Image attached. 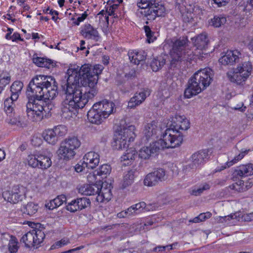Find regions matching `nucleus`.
<instances>
[{
    "mask_svg": "<svg viewBox=\"0 0 253 253\" xmlns=\"http://www.w3.org/2000/svg\"><path fill=\"white\" fill-rule=\"evenodd\" d=\"M210 187L211 186L209 184L207 183H204L203 184L200 186L198 189L193 190L192 194L196 196L200 195L204 191L209 190Z\"/></svg>",
    "mask_w": 253,
    "mask_h": 253,
    "instance_id": "8fccbe9b",
    "label": "nucleus"
},
{
    "mask_svg": "<svg viewBox=\"0 0 253 253\" xmlns=\"http://www.w3.org/2000/svg\"><path fill=\"white\" fill-rule=\"evenodd\" d=\"M229 187L238 192H243L247 190V188H245L244 182L243 180H240L238 182L233 183Z\"/></svg>",
    "mask_w": 253,
    "mask_h": 253,
    "instance_id": "a18cd8bd",
    "label": "nucleus"
},
{
    "mask_svg": "<svg viewBox=\"0 0 253 253\" xmlns=\"http://www.w3.org/2000/svg\"><path fill=\"white\" fill-rule=\"evenodd\" d=\"M167 124L169 127L163 135H169L170 141L175 142L177 139H179L180 142L176 144L175 147L180 145L183 141V135L180 132V130H186L190 127V122L184 116L175 115L171 117Z\"/></svg>",
    "mask_w": 253,
    "mask_h": 253,
    "instance_id": "39448f33",
    "label": "nucleus"
},
{
    "mask_svg": "<svg viewBox=\"0 0 253 253\" xmlns=\"http://www.w3.org/2000/svg\"><path fill=\"white\" fill-rule=\"evenodd\" d=\"M150 91L147 89H143L139 92H136L134 95L131 97L128 102V107L134 108L136 106L141 104L150 95Z\"/></svg>",
    "mask_w": 253,
    "mask_h": 253,
    "instance_id": "2eb2a0df",
    "label": "nucleus"
},
{
    "mask_svg": "<svg viewBox=\"0 0 253 253\" xmlns=\"http://www.w3.org/2000/svg\"><path fill=\"white\" fill-rule=\"evenodd\" d=\"M9 123L12 125H15L19 127H23L24 123L20 120V118H11L9 121Z\"/></svg>",
    "mask_w": 253,
    "mask_h": 253,
    "instance_id": "6e6d98bb",
    "label": "nucleus"
},
{
    "mask_svg": "<svg viewBox=\"0 0 253 253\" xmlns=\"http://www.w3.org/2000/svg\"><path fill=\"white\" fill-rule=\"evenodd\" d=\"M253 174V164H249L237 168L233 172L235 176L243 177Z\"/></svg>",
    "mask_w": 253,
    "mask_h": 253,
    "instance_id": "5701e85b",
    "label": "nucleus"
},
{
    "mask_svg": "<svg viewBox=\"0 0 253 253\" xmlns=\"http://www.w3.org/2000/svg\"><path fill=\"white\" fill-rule=\"evenodd\" d=\"M111 167L110 165L104 164L100 167L95 171L96 174L101 176L102 177H106L111 171Z\"/></svg>",
    "mask_w": 253,
    "mask_h": 253,
    "instance_id": "4c0bfd02",
    "label": "nucleus"
},
{
    "mask_svg": "<svg viewBox=\"0 0 253 253\" xmlns=\"http://www.w3.org/2000/svg\"><path fill=\"white\" fill-rule=\"evenodd\" d=\"M210 70L209 68L200 70L189 79L184 91L185 98L197 95L210 84L212 80Z\"/></svg>",
    "mask_w": 253,
    "mask_h": 253,
    "instance_id": "7ed1b4c3",
    "label": "nucleus"
},
{
    "mask_svg": "<svg viewBox=\"0 0 253 253\" xmlns=\"http://www.w3.org/2000/svg\"><path fill=\"white\" fill-rule=\"evenodd\" d=\"M83 160L86 168L93 169L99 163V155L94 152L90 151L84 155Z\"/></svg>",
    "mask_w": 253,
    "mask_h": 253,
    "instance_id": "f3484780",
    "label": "nucleus"
},
{
    "mask_svg": "<svg viewBox=\"0 0 253 253\" xmlns=\"http://www.w3.org/2000/svg\"><path fill=\"white\" fill-rule=\"evenodd\" d=\"M128 56L130 62L134 64L138 65L142 62H144L146 59V55L144 51H129Z\"/></svg>",
    "mask_w": 253,
    "mask_h": 253,
    "instance_id": "bb28decb",
    "label": "nucleus"
},
{
    "mask_svg": "<svg viewBox=\"0 0 253 253\" xmlns=\"http://www.w3.org/2000/svg\"><path fill=\"white\" fill-rule=\"evenodd\" d=\"M96 175H97L96 174V172H95V171L91 173H90L87 176V179L88 181L91 183L90 184H94V182L95 181L96 177Z\"/></svg>",
    "mask_w": 253,
    "mask_h": 253,
    "instance_id": "13d9d810",
    "label": "nucleus"
},
{
    "mask_svg": "<svg viewBox=\"0 0 253 253\" xmlns=\"http://www.w3.org/2000/svg\"><path fill=\"white\" fill-rule=\"evenodd\" d=\"M33 231L34 232V235H35V245L37 246L43 242L45 235L44 232L41 229L36 228V229H33Z\"/></svg>",
    "mask_w": 253,
    "mask_h": 253,
    "instance_id": "58836bf2",
    "label": "nucleus"
},
{
    "mask_svg": "<svg viewBox=\"0 0 253 253\" xmlns=\"http://www.w3.org/2000/svg\"><path fill=\"white\" fill-rule=\"evenodd\" d=\"M189 41L187 37H180L172 42V48L170 50L171 60L170 68H175L182 61L191 60L194 56H199L201 54L194 52L188 47Z\"/></svg>",
    "mask_w": 253,
    "mask_h": 253,
    "instance_id": "20e7f679",
    "label": "nucleus"
},
{
    "mask_svg": "<svg viewBox=\"0 0 253 253\" xmlns=\"http://www.w3.org/2000/svg\"><path fill=\"white\" fill-rule=\"evenodd\" d=\"M11 81V76L8 73L2 71L0 72V87L2 90L4 86L9 84Z\"/></svg>",
    "mask_w": 253,
    "mask_h": 253,
    "instance_id": "a19ab883",
    "label": "nucleus"
},
{
    "mask_svg": "<svg viewBox=\"0 0 253 253\" xmlns=\"http://www.w3.org/2000/svg\"><path fill=\"white\" fill-rule=\"evenodd\" d=\"M208 151L203 150L193 154L191 157V162L193 163L192 167H197L208 159Z\"/></svg>",
    "mask_w": 253,
    "mask_h": 253,
    "instance_id": "aec40b11",
    "label": "nucleus"
},
{
    "mask_svg": "<svg viewBox=\"0 0 253 253\" xmlns=\"http://www.w3.org/2000/svg\"><path fill=\"white\" fill-rule=\"evenodd\" d=\"M81 34L85 38L94 40L95 41H98L99 38L97 30L89 24L84 25V28L81 31Z\"/></svg>",
    "mask_w": 253,
    "mask_h": 253,
    "instance_id": "6ab92c4d",
    "label": "nucleus"
},
{
    "mask_svg": "<svg viewBox=\"0 0 253 253\" xmlns=\"http://www.w3.org/2000/svg\"><path fill=\"white\" fill-rule=\"evenodd\" d=\"M81 144V141L77 137L69 136L61 143L57 151L58 154L61 159L70 160L76 155V150L80 147Z\"/></svg>",
    "mask_w": 253,
    "mask_h": 253,
    "instance_id": "1a4fd4ad",
    "label": "nucleus"
},
{
    "mask_svg": "<svg viewBox=\"0 0 253 253\" xmlns=\"http://www.w3.org/2000/svg\"><path fill=\"white\" fill-rule=\"evenodd\" d=\"M52 130L54 133L56 134V136L58 138L59 136H62L67 133V128L65 126L60 125L54 127Z\"/></svg>",
    "mask_w": 253,
    "mask_h": 253,
    "instance_id": "de8ad7c7",
    "label": "nucleus"
},
{
    "mask_svg": "<svg viewBox=\"0 0 253 253\" xmlns=\"http://www.w3.org/2000/svg\"><path fill=\"white\" fill-rule=\"evenodd\" d=\"M75 200L78 204V209L80 210L85 209L90 205L89 199L86 197L77 198Z\"/></svg>",
    "mask_w": 253,
    "mask_h": 253,
    "instance_id": "c03bdc74",
    "label": "nucleus"
},
{
    "mask_svg": "<svg viewBox=\"0 0 253 253\" xmlns=\"http://www.w3.org/2000/svg\"><path fill=\"white\" fill-rule=\"evenodd\" d=\"M57 83L53 77L40 75L31 80L26 91V112L29 120L39 122L43 119L44 113L52 109L51 100L57 94Z\"/></svg>",
    "mask_w": 253,
    "mask_h": 253,
    "instance_id": "f03ea898",
    "label": "nucleus"
},
{
    "mask_svg": "<svg viewBox=\"0 0 253 253\" xmlns=\"http://www.w3.org/2000/svg\"><path fill=\"white\" fill-rule=\"evenodd\" d=\"M176 4L180 12H187L191 13L193 4L190 3L189 0H177Z\"/></svg>",
    "mask_w": 253,
    "mask_h": 253,
    "instance_id": "c756f323",
    "label": "nucleus"
},
{
    "mask_svg": "<svg viewBox=\"0 0 253 253\" xmlns=\"http://www.w3.org/2000/svg\"><path fill=\"white\" fill-rule=\"evenodd\" d=\"M100 112L103 115V118L107 119L109 116L114 113L115 105L112 102L107 100H103L94 104Z\"/></svg>",
    "mask_w": 253,
    "mask_h": 253,
    "instance_id": "ddd939ff",
    "label": "nucleus"
},
{
    "mask_svg": "<svg viewBox=\"0 0 253 253\" xmlns=\"http://www.w3.org/2000/svg\"><path fill=\"white\" fill-rule=\"evenodd\" d=\"M23 87V84L19 81H16L13 83L10 86L11 96L14 99H17L21 90Z\"/></svg>",
    "mask_w": 253,
    "mask_h": 253,
    "instance_id": "473e14b6",
    "label": "nucleus"
},
{
    "mask_svg": "<svg viewBox=\"0 0 253 253\" xmlns=\"http://www.w3.org/2000/svg\"><path fill=\"white\" fill-rule=\"evenodd\" d=\"M35 54L32 60L33 63L39 67L50 69L53 68L55 65L53 61L50 59L38 56L35 57Z\"/></svg>",
    "mask_w": 253,
    "mask_h": 253,
    "instance_id": "393cba45",
    "label": "nucleus"
},
{
    "mask_svg": "<svg viewBox=\"0 0 253 253\" xmlns=\"http://www.w3.org/2000/svg\"><path fill=\"white\" fill-rule=\"evenodd\" d=\"M5 200L12 204H16L25 198L24 192L21 191L17 186L13 187L11 191H6L2 193Z\"/></svg>",
    "mask_w": 253,
    "mask_h": 253,
    "instance_id": "f8f14e48",
    "label": "nucleus"
},
{
    "mask_svg": "<svg viewBox=\"0 0 253 253\" xmlns=\"http://www.w3.org/2000/svg\"><path fill=\"white\" fill-rule=\"evenodd\" d=\"M137 5L142 9L140 14L148 20H154L157 17L163 16L165 13V7L159 3L158 0H139Z\"/></svg>",
    "mask_w": 253,
    "mask_h": 253,
    "instance_id": "0eeeda50",
    "label": "nucleus"
},
{
    "mask_svg": "<svg viewBox=\"0 0 253 253\" xmlns=\"http://www.w3.org/2000/svg\"><path fill=\"white\" fill-rule=\"evenodd\" d=\"M28 165L33 168H38L45 169L49 168L52 164L49 157L44 155H29L27 159Z\"/></svg>",
    "mask_w": 253,
    "mask_h": 253,
    "instance_id": "9d476101",
    "label": "nucleus"
},
{
    "mask_svg": "<svg viewBox=\"0 0 253 253\" xmlns=\"http://www.w3.org/2000/svg\"><path fill=\"white\" fill-rule=\"evenodd\" d=\"M103 67L97 65L92 66L84 64L79 71L73 69L67 70L66 81L61 85L63 101L62 116L65 118L73 117L78 109L84 108L90 99L98 93L97 84L98 75Z\"/></svg>",
    "mask_w": 253,
    "mask_h": 253,
    "instance_id": "f257e3e1",
    "label": "nucleus"
},
{
    "mask_svg": "<svg viewBox=\"0 0 253 253\" xmlns=\"http://www.w3.org/2000/svg\"><path fill=\"white\" fill-rule=\"evenodd\" d=\"M226 19L224 17L214 16L213 19H211V24L214 27H219L225 23Z\"/></svg>",
    "mask_w": 253,
    "mask_h": 253,
    "instance_id": "49530a36",
    "label": "nucleus"
},
{
    "mask_svg": "<svg viewBox=\"0 0 253 253\" xmlns=\"http://www.w3.org/2000/svg\"><path fill=\"white\" fill-rule=\"evenodd\" d=\"M172 249V245H167V246H159L155 247L152 250L153 252L159 253L165 251L167 249L168 250H171Z\"/></svg>",
    "mask_w": 253,
    "mask_h": 253,
    "instance_id": "864d4df0",
    "label": "nucleus"
},
{
    "mask_svg": "<svg viewBox=\"0 0 253 253\" xmlns=\"http://www.w3.org/2000/svg\"><path fill=\"white\" fill-rule=\"evenodd\" d=\"M99 183L98 181L93 184H86L82 186L80 190L85 195H94L97 194L99 196L100 190H99Z\"/></svg>",
    "mask_w": 253,
    "mask_h": 253,
    "instance_id": "b1692460",
    "label": "nucleus"
},
{
    "mask_svg": "<svg viewBox=\"0 0 253 253\" xmlns=\"http://www.w3.org/2000/svg\"><path fill=\"white\" fill-rule=\"evenodd\" d=\"M236 69H239L240 72L244 74L248 77L251 75L253 68L251 63L250 62H245L242 64V66H239Z\"/></svg>",
    "mask_w": 253,
    "mask_h": 253,
    "instance_id": "ea45409f",
    "label": "nucleus"
},
{
    "mask_svg": "<svg viewBox=\"0 0 253 253\" xmlns=\"http://www.w3.org/2000/svg\"><path fill=\"white\" fill-rule=\"evenodd\" d=\"M168 58L166 55H160L154 58L151 62L150 66L153 71L157 72L166 64V60Z\"/></svg>",
    "mask_w": 253,
    "mask_h": 253,
    "instance_id": "a878e982",
    "label": "nucleus"
},
{
    "mask_svg": "<svg viewBox=\"0 0 253 253\" xmlns=\"http://www.w3.org/2000/svg\"><path fill=\"white\" fill-rule=\"evenodd\" d=\"M169 135H162V138L152 144L149 146L143 147L139 151V157L142 159H148L152 155L156 153L160 149L175 148L176 144L180 142L179 139L171 142V139Z\"/></svg>",
    "mask_w": 253,
    "mask_h": 253,
    "instance_id": "423d86ee",
    "label": "nucleus"
},
{
    "mask_svg": "<svg viewBox=\"0 0 253 253\" xmlns=\"http://www.w3.org/2000/svg\"><path fill=\"white\" fill-rule=\"evenodd\" d=\"M137 152L133 148L127 149L124 154L121 157L122 162H126L125 165H129L131 161L136 157Z\"/></svg>",
    "mask_w": 253,
    "mask_h": 253,
    "instance_id": "2f4dec72",
    "label": "nucleus"
},
{
    "mask_svg": "<svg viewBox=\"0 0 253 253\" xmlns=\"http://www.w3.org/2000/svg\"><path fill=\"white\" fill-rule=\"evenodd\" d=\"M138 73L136 72L134 68L132 69L126 75V77L128 78L133 79L137 77Z\"/></svg>",
    "mask_w": 253,
    "mask_h": 253,
    "instance_id": "bf43d9fd",
    "label": "nucleus"
},
{
    "mask_svg": "<svg viewBox=\"0 0 253 253\" xmlns=\"http://www.w3.org/2000/svg\"><path fill=\"white\" fill-rule=\"evenodd\" d=\"M99 183V190H100L99 193V196L101 195L103 198H108V196H109L111 193L110 185L109 187H107L108 183L106 182H103L101 180L98 181Z\"/></svg>",
    "mask_w": 253,
    "mask_h": 253,
    "instance_id": "c9c22d12",
    "label": "nucleus"
},
{
    "mask_svg": "<svg viewBox=\"0 0 253 253\" xmlns=\"http://www.w3.org/2000/svg\"><path fill=\"white\" fill-rule=\"evenodd\" d=\"M45 206L49 210H53L54 209L57 208V206H55V204L54 202L53 203V200L50 201L49 203L46 204Z\"/></svg>",
    "mask_w": 253,
    "mask_h": 253,
    "instance_id": "338daca9",
    "label": "nucleus"
},
{
    "mask_svg": "<svg viewBox=\"0 0 253 253\" xmlns=\"http://www.w3.org/2000/svg\"><path fill=\"white\" fill-rule=\"evenodd\" d=\"M143 28L147 38V41L149 43L153 42L156 39V37L154 36V32L151 31L150 28L148 26H144Z\"/></svg>",
    "mask_w": 253,
    "mask_h": 253,
    "instance_id": "09e8293b",
    "label": "nucleus"
},
{
    "mask_svg": "<svg viewBox=\"0 0 253 253\" xmlns=\"http://www.w3.org/2000/svg\"><path fill=\"white\" fill-rule=\"evenodd\" d=\"M17 100L14 99L12 96L5 99L4 102V109L7 113H10L12 112L14 106V101Z\"/></svg>",
    "mask_w": 253,
    "mask_h": 253,
    "instance_id": "79ce46f5",
    "label": "nucleus"
},
{
    "mask_svg": "<svg viewBox=\"0 0 253 253\" xmlns=\"http://www.w3.org/2000/svg\"><path fill=\"white\" fill-rule=\"evenodd\" d=\"M87 16V14L86 13V12H84L81 16L77 18V21H75L74 23L76 25H79L80 24V23L83 21Z\"/></svg>",
    "mask_w": 253,
    "mask_h": 253,
    "instance_id": "680f3d73",
    "label": "nucleus"
},
{
    "mask_svg": "<svg viewBox=\"0 0 253 253\" xmlns=\"http://www.w3.org/2000/svg\"><path fill=\"white\" fill-rule=\"evenodd\" d=\"M78 204L75 199L72 200L71 202L68 203L66 206V210L72 212H75L78 211H80L79 209H78Z\"/></svg>",
    "mask_w": 253,
    "mask_h": 253,
    "instance_id": "3c124183",
    "label": "nucleus"
},
{
    "mask_svg": "<svg viewBox=\"0 0 253 253\" xmlns=\"http://www.w3.org/2000/svg\"><path fill=\"white\" fill-rule=\"evenodd\" d=\"M38 209V205L31 202L28 203L26 206H24L22 211L24 213L31 216L37 212Z\"/></svg>",
    "mask_w": 253,
    "mask_h": 253,
    "instance_id": "e433bc0d",
    "label": "nucleus"
},
{
    "mask_svg": "<svg viewBox=\"0 0 253 253\" xmlns=\"http://www.w3.org/2000/svg\"><path fill=\"white\" fill-rule=\"evenodd\" d=\"M132 207L134 208L133 209L135 213L137 214L141 211V209L143 210L146 208V204L143 202H140L135 205H132Z\"/></svg>",
    "mask_w": 253,
    "mask_h": 253,
    "instance_id": "5fc2aeb1",
    "label": "nucleus"
},
{
    "mask_svg": "<svg viewBox=\"0 0 253 253\" xmlns=\"http://www.w3.org/2000/svg\"><path fill=\"white\" fill-rule=\"evenodd\" d=\"M94 104L92 108L88 111L87 117L88 121L92 124H101L105 118H103V115Z\"/></svg>",
    "mask_w": 253,
    "mask_h": 253,
    "instance_id": "dca6fc26",
    "label": "nucleus"
},
{
    "mask_svg": "<svg viewBox=\"0 0 253 253\" xmlns=\"http://www.w3.org/2000/svg\"><path fill=\"white\" fill-rule=\"evenodd\" d=\"M233 108L235 110H239L241 112H244L245 111L246 107L244 106V104L241 103L240 104H237L236 106L233 107Z\"/></svg>",
    "mask_w": 253,
    "mask_h": 253,
    "instance_id": "69168bd1",
    "label": "nucleus"
},
{
    "mask_svg": "<svg viewBox=\"0 0 253 253\" xmlns=\"http://www.w3.org/2000/svg\"><path fill=\"white\" fill-rule=\"evenodd\" d=\"M52 129H48L43 132L44 139L49 144L55 145L58 141V137Z\"/></svg>",
    "mask_w": 253,
    "mask_h": 253,
    "instance_id": "72a5a7b5",
    "label": "nucleus"
},
{
    "mask_svg": "<svg viewBox=\"0 0 253 253\" xmlns=\"http://www.w3.org/2000/svg\"><path fill=\"white\" fill-rule=\"evenodd\" d=\"M85 167H86L84 164V162L83 161L81 165L79 164H77L74 167V169L76 172H80L84 169Z\"/></svg>",
    "mask_w": 253,
    "mask_h": 253,
    "instance_id": "052dcab7",
    "label": "nucleus"
},
{
    "mask_svg": "<svg viewBox=\"0 0 253 253\" xmlns=\"http://www.w3.org/2000/svg\"><path fill=\"white\" fill-rule=\"evenodd\" d=\"M191 40L193 41L194 46L196 47L197 49L200 51L206 49L209 43L207 36L203 34L192 38Z\"/></svg>",
    "mask_w": 253,
    "mask_h": 253,
    "instance_id": "412c9836",
    "label": "nucleus"
},
{
    "mask_svg": "<svg viewBox=\"0 0 253 253\" xmlns=\"http://www.w3.org/2000/svg\"><path fill=\"white\" fill-rule=\"evenodd\" d=\"M11 40L12 41H15L17 40H19L21 41H23V40L21 38L20 34L17 33H14L13 35L11 36Z\"/></svg>",
    "mask_w": 253,
    "mask_h": 253,
    "instance_id": "774afa93",
    "label": "nucleus"
},
{
    "mask_svg": "<svg viewBox=\"0 0 253 253\" xmlns=\"http://www.w3.org/2000/svg\"><path fill=\"white\" fill-rule=\"evenodd\" d=\"M165 175L166 173L164 169H158L146 175L144 179V184L149 187L155 186L159 182L165 180Z\"/></svg>",
    "mask_w": 253,
    "mask_h": 253,
    "instance_id": "9b49d317",
    "label": "nucleus"
},
{
    "mask_svg": "<svg viewBox=\"0 0 253 253\" xmlns=\"http://www.w3.org/2000/svg\"><path fill=\"white\" fill-rule=\"evenodd\" d=\"M242 73L239 71V69H233L228 72L226 74L230 82L240 84L244 82L248 78Z\"/></svg>",
    "mask_w": 253,
    "mask_h": 253,
    "instance_id": "a211bd4d",
    "label": "nucleus"
},
{
    "mask_svg": "<svg viewBox=\"0 0 253 253\" xmlns=\"http://www.w3.org/2000/svg\"><path fill=\"white\" fill-rule=\"evenodd\" d=\"M193 165V163L191 162V163L184 166L183 170L185 171V173L189 171L191 169H196L197 167H194V166L192 167Z\"/></svg>",
    "mask_w": 253,
    "mask_h": 253,
    "instance_id": "0e129e2a",
    "label": "nucleus"
},
{
    "mask_svg": "<svg viewBox=\"0 0 253 253\" xmlns=\"http://www.w3.org/2000/svg\"><path fill=\"white\" fill-rule=\"evenodd\" d=\"M33 229L27 232L21 238V242L24 243L28 248L36 246Z\"/></svg>",
    "mask_w": 253,
    "mask_h": 253,
    "instance_id": "7c9ffc66",
    "label": "nucleus"
},
{
    "mask_svg": "<svg viewBox=\"0 0 253 253\" xmlns=\"http://www.w3.org/2000/svg\"><path fill=\"white\" fill-rule=\"evenodd\" d=\"M18 241L16 237L13 236H10V239L8 243V250L10 253H16L19 247Z\"/></svg>",
    "mask_w": 253,
    "mask_h": 253,
    "instance_id": "37998d69",
    "label": "nucleus"
},
{
    "mask_svg": "<svg viewBox=\"0 0 253 253\" xmlns=\"http://www.w3.org/2000/svg\"><path fill=\"white\" fill-rule=\"evenodd\" d=\"M66 201V197L64 195L58 196L56 198L53 199V203L54 202L55 206L57 207L61 206L64 202Z\"/></svg>",
    "mask_w": 253,
    "mask_h": 253,
    "instance_id": "603ef678",
    "label": "nucleus"
},
{
    "mask_svg": "<svg viewBox=\"0 0 253 253\" xmlns=\"http://www.w3.org/2000/svg\"><path fill=\"white\" fill-rule=\"evenodd\" d=\"M191 13H194L196 15H202L203 10L198 5L193 4Z\"/></svg>",
    "mask_w": 253,
    "mask_h": 253,
    "instance_id": "4d7b16f0",
    "label": "nucleus"
},
{
    "mask_svg": "<svg viewBox=\"0 0 253 253\" xmlns=\"http://www.w3.org/2000/svg\"><path fill=\"white\" fill-rule=\"evenodd\" d=\"M237 217L239 218V221L250 222L253 220V212L244 214L238 213L234 214V215L220 216L219 217V221L221 222H223V221H226L227 220L235 219Z\"/></svg>",
    "mask_w": 253,
    "mask_h": 253,
    "instance_id": "4be33fe9",
    "label": "nucleus"
},
{
    "mask_svg": "<svg viewBox=\"0 0 253 253\" xmlns=\"http://www.w3.org/2000/svg\"><path fill=\"white\" fill-rule=\"evenodd\" d=\"M241 55L238 50L227 51L219 59V62L223 65H233L239 61Z\"/></svg>",
    "mask_w": 253,
    "mask_h": 253,
    "instance_id": "4468645a",
    "label": "nucleus"
},
{
    "mask_svg": "<svg viewBox=\"0 0 253 253\" xmlns=\"http://www.w3.org/2000/svg\"><path fill=\"white\" fill-rule=\"evenodd\" d=\"M134 171L133 170H129L125 175L123 179L122 188L124 189L130 185L134 181Z\"/></svg>",
    "mask_w": 253,
    "mask_h": 253,
    "instance_id": "f704fd0d",
    "label": "nucleus"
},
{
    "mask_svg": "<svg viewBox=\"0 0 253 253\" xmlns=\"http://www.w3.org/2000/svg\"><path fill=\"white\" fill-rule=\"evenodd\" d=\"M157 130V123L153 121L146 125L143 132L146 139L148 140L149 138L156 136Z\"/></svg>",
    "mask_w": 253,
    "mask_h": 253,
    "instance_id": "cd10ccee",
    "label": "nucleus"
},
{
    "mask_svg": "<svg viewBox=\"0 0 253 253\" xmlns=\"http://www.w3.org/2000/svg\"><path fill=\"white\" fill-rule=\"evenodd\" d=\"M214 2L217 4L218 7L225 6L228 2L229 0H213Z\"/></svg>",
    "mask_w": 253,
    "mask_h": 253,
    "instance_id": "e2e57ef3",
    "label": "nucleus"
},
{
    "mask_svg": "<svg viewBox=\"0 0 253 253\" xmlns=\"http://www.w3.org/2000/svg\"><path fill=\"white\" fill-rule=\"evenodd\" d=\"M249 151H250V149H242L240 150V153L239 155L235 157L231 161L227 162L226 163L225 166H222L220 169H217L216 171H220L222 170L225 169L226 168H229L232 166L233 164L236 163L239 160L242 159L244 156L249 153Z\"/></svg>",
    "mask_w": 253,
    "mask_h": 253,
    "instance_id": "c85d7f7f",
    "label": "nucleus"
},
{
    "mask_svg": "<svg viewBox=\"0 0 253 253\" xmlns=\"http://www.w3.org/2000/svg\"><path fill=\"white\" fill-rule=\"evenodd\" d=\"M135 126L126 125L115 132L112 146L115 149L120 150L128 146L127 142L133 141L136 136Z\"/></svg>",
    "mask_w": 253,
    "mask_h": 253,
    "instance_id": "6e6552de",
    "label": "nucleus"
}]
</instances>
